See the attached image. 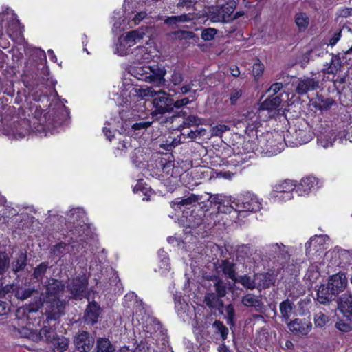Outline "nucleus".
Masks as SVG:
<instances>
[{"mask_svg":"<svg viewBox=\"0 0 352 352\" xmlns=\"http://www.w3.org/2000/svg\"><path fill=\"white\" fill-rule=\"evenodd\" d=\"M131 94L141 98L152 97L153 105L155 108L153 115L164 114L173 111V98L164 90H155L152 87L146 88L132 87Z\"/></svg>","mask_w":352,"mask_h":352,"instance_id":"nucleus-1","label":"nucleus"},{"mask_svg":"<svg viewBox=\"0 0 352 352\" xmlns=\"http://www.w3.org/2000/svg\"><path fill=\"white\" fill-rule=\"evenodd\" d=\"M184 80V77L182 73L175 68L170 72V76H168L167 79H166L164 76V82L157 84V86L160 87L164 85L169 91L175 94L192 93L195 96L199 89L198 88H195L197 87L195 83L196 80H190L189 82H186L182 85Z\"/></svg>","mask_w":352,"mask_h":352,"instance_id":"nucleus-2","label":"nucleus"},{"mask_svg":"<svg viewBox=\"0 0 352 352\" xmlns=\"http://www.w3.org/2000/svg\"><path fill=\"white\" fill-rule=\"evenodd\" d=\"M129 72L138 80L154 84L156 86L157 84L164 82V77L166 74L165 67L158 64L131 67Z\"/></svg>","mask_w":352,"mask_h":352,"instance_id":"nucleus-3","label":"nucleus"},{"mask_svg":"<svg viewBox=\"0 0 352 352\" xmlns=\"http://www.w3.org/2000/svg\"><path fill=\"white\" fill-rule=\"evenodd\" d=\"M235 211L241 212H256L261 208V202L258 197L251 192L241 194L234 199Z\"/></svg>","mask_w":352,"mask_h":352,"instance_id":"nucleus-4","label":"nucleus"},{"mask_svg":"<svg viewBox=\"0 0 352 352\" xmlns=\"http://www.w3.org/2000/svg\"><path fill=\"white\" fill-rule=\"evenodd\" d=\"M234 10V3L212 6L207 12V18L212 23H229L234 19L232 17Z\"/></svg>","mask_w":352,"mask_h":352,"instance_id":"nucleus-5","label":"nucleus"},{"mask_svg":"<svg viewBox=\"0 0 352 352\" xmlns=\"http://www.w3.org/2000/svg\"><path fill=\"white\" fill-rule=\"evenodd\" d=\"M85 219L86 215L82 209L75 208L69 211L67 214L68 228L74 236H80L87 229Z\"/></svg>","mask_w":352,"mask_h":352,"instance_id":"nucleus-6","label":"nucleus"},{"mask_svg":"<svg viewBox=\"0 0 352 352\" xmlns=\"http://www.w3.org/2000/svg\"><path fill=\"white\" fill-rule=\"evenodd\" d=\"M265 253L270 259H274L281 265H284L290 259V248L283 243H272L264 247Z\"/></svg>","mask_w":352,"mask_h":352,"instance_id":"nucleus-7","label":"nucleus"},{"mask_svg":"<svg viewBox=\"0 0 352 352\" xmlns=\"http://www.w3.org/2000/svg\"><path fill=\"white\" fill-rule=\"evenodd\" d=\"M33 130L30 121L28 119H17L10 125H7L4 129V133L14 139L22 138L28 135Z\"/></svg>","mask_w":352,"mask_h":352,"instance_id":"nucleus-8","label":"nucleus"},{"mask_svg":"<svg viewBox=\"0 0 352 352\" xmlns=\"http://www.w3.org/2000/svg\"><path fill=\"white\" fill-rule=\"evenodd\" d=\"M45 314L47 320H56L65 314L66 302L59 298L45 299Z\"/></svg>","mask_w":352,"mask_h":352,"instance_id":"nucleus-9","label":"nucleus"},{"mask_svg":"<svg viewBox=\"0 0 352 352\" xmlns=\"http://www.w3.org/2000/svg\"><path fill=\"white\" fill-rule=\"evenodd\" d=\"M296 185L292 180H284L276 184L273 188V192L277 193L275 197L288 201L293 198V192H296Z\"/></svg>","mask_w":352,"mask_h":352,"instance_id":"nucleus-10","label":"nucleus"},{"mask_svg":"<svg viewBox=\"0 0 352 352\" xmlns=\"http://www.w3.org/2000/svg\"><path fill=\"white\" fill-rule=\"evenodd\" d=\"M125 298L135 299V311L133 313V317H135L139 322L144 324L145 322H148V320L153 318L150 316L149 311L148 309L146 307V305L143 303L142 300H138L137 299V296L134 295L133 293L126 294L125 296Z\"/></svg>","mask_w":352,"mask_h":352,"instance_id":"nucleus-11","label":"nucleus"},{"mask_svg":"<svg viewBox=\"0 0 352 352\" xmlns=\"http://www.w3.org/2000/svg\"><path fill=\"white\" fill-rule=\"evenodd\" d=\"M319 87L320 80L318 78H299L296 82L295 91L298 95H304L309 91L316 90Z\"/></svg>","mask_w":352,"mask_h":352,"instance_id":"nucleus-12","label":"nucleus"},{"mask_svg":"<svg viewBox=\"0 0 352 352\" xmlns=\"http://www.w3.org/2000/svg\"><path fill=\"white\" fill-rule=\"evenodd\" d=\"M74 343L78 351L80 352H87L92 348L94 344V340L90 336L88 332L81 331L75 336Z\"/></svg>","mask_w":352,"mask_h":352,"instance_id":"nucleus-13","label":"nucleus"},{"mask_svg":"<svg viewBox=\"0 0 352 352\" xmlns=\"http://www.w3.org/2000/svg\"><path fill=\"white\" fill-rule=\"evenodd\" d=\"M87 287V280L85 277H77L72 279L67 285L68 290L75 298H81Z\"/></svg>","mask_w":352,"mask_h":352,"instance_id":"nucleus-14","label":"nucleus"},{"mask_svg":"<svg viewBox=\"0 0 352 352\" xmlns=\"http://www.w3.org/2000/svg\"><path fill=\"white\" fill-rule=\"evenodd\" d=\"M287 326L292 333L300 336H307L312 329L311 322L299 318L290 321L287 323Z\"/></svg>","mask_w":352,"mask_h":352,"instance_id":"nucleus-15","label":"nucleus"},{"mask_svg":"<svg viewBox=\"0 0 352 352\" xmlns=\"http://www.w3.org/2000/svg\"><path fill=\"white\" fill-rule=\"evenodd\" d=\"M241 303L244 307L252 308L256 312H263L264 304L260 295L248 293L242 297Z\"/></svg>","mask_w":352,"mask_h":352,"instance_id":"nucleus-16","label":"nucleus"},{"mask_svg":"<svg viewBox=\"0 0 352 352\" xmlns=\"http://www.w3.org/2000/svg\"><path fill=\"white\" fill-rule=\"evenodd\" d=\"M318 182L315 177L309 176L302 178L300 183L296 186V193L298 196H303L309 194L311 191L318 188Z\"/></svg>","mask_w":352,"mask_h":352,"instance_id":"nucleus-17","label":"nucleus"},{"mask_svg":"<svg viewBox=\"0 0 352 352\" xmlns=\"http://www.w3.org/2000/svg\"><path fill=\"white\" fill-rule=\"evenodd\" d=\"M101 314L100 305L96 302H89L85 311L84 320L87 324L94 325L98 322Z\"/></svg>","mask_w":352,"mask_h":352,"instance_id":"nucleus-18","label":"nucleus"},{"mask_svg":"<svg viewBox=\"0 0 352 352\" xmlns=\"http://www.w3.org/2000/svg\"><path fill=\"white\" fill-rule=\"evenodd\" d=\"M347 283L345 274L339 272L330 276L327 285L337 295L346 288Z\"/></svg>","mask_w":352,"mask_h":352,"instance_id":"nucleus-19","label":"nucleus"},{"mask_svg":"<svg viewBox=\"0 0 352 352\" xmlns=\"http://www.w3.org/2000/svg\"><path fill=\"white\" fill-rule=\"evenodd\" d=\"M339 310L344 314V317L352 320V293L347 291L339 298L338 302Z\"/></svg>","mask_w":352,"mask_h":352,"instance_id":"nucleus-20","label":"nucleus"},{"mask_svg":"<svg viewBox=\"0 0 352 352\" xmlns=\"http://www.w3.org/2000/svg\"><path fill=\"white\" fill-rule=\"evenodd\" d=\"M30 336L34 342L45 340L48 343H51L57 336L55 329L50 326H43L38 333H31Z\"/></svg>","mask_w":352,"mask_h":352,"instance_id":"nucleus-21","label":"nucleus"},{"mask_svg":"<svg viewBox=\"0 0 352 352\" xmlns=\"http://www.w3.org/2000/svg\"><path fill=\"white\" fill-rule=\"evenodd\" d=\"M65 285L56 279L51 278L46 285V299L59 298L58 296L65 289Z\"/></svg>","mask_w":352,"mask_h":352,"instance_id":"nucleus-22","label":"nucleus"},{"mask_svg":"<svg viewBox=\"0 0 352 352\" xmlns=\"http://www.w3.org/2000/svg\"><path fill=\"white\" fill-rule=\"evenodd\" d=\"M145 323L144 331L149 334V336H146L147 337L158 339L164 335L162 325L156 318L150 319L148 322Z\"/></svg>","mask_w":352,"mask_h":352,"instance_id":"nucleus-23","label":"nucleus"},{"mask_svg":"<svg viewBox=\"0 0 352 352\" xmlns=\"http://www.w3.org/2000/svg\"><path fill=\"white\" fill-rule=\"evenodd\" d=\"M335 292L327 285H322L317 291V300L319 303L325 305L332 301L336 297Z\"/></svg>","mask_w":352,"mask_h":352,"instance_id":"nucleus-24","label":"nucleus"},{"mask_svg":"<svg viewBox=\"0 0 352 352\" xmlns=\"http://www.w3.org/2000/svg\"><path fill=\"white\" fill-rule=\"evenodd\" d=\"M218 269L223 272L226 278L233 281H234L238 276L236 272V264L228 259L222 260L219 265Z\"/></svg>","mask_w":352,"mask_h":352,"instance_id":"nucleus-25","label":"nucleus"},{"mask_svg":"<svg viewBox=\"0 0 352 352\" xmlns=\"http://www.w3.org/2000/svg\"><path fill=\"white\" fill-rule=\"evenodd\" d=\"M329 240V237L327 235L320 234L315 235L311 238L310 240L305 243L306 254H310L312 249L311 246H314V250L318 251L320 246L324 245L327 241Z\"/></svg>","mask_w":352,"mask_h":352,"instance_id":"nucleus-26","label":"nucleus"},{"mask_svg":"<svg viewBox=\"0 0 352 352\" xmlns=\"http://www.w3.org/2000/svg\"><path fill=\"white\" fill-rule=\"evenodd\" d=\"M204 302L211 309L220 310L223 307L222 299L214 292H208L205 295Z\"/></svg>","mask_w":352,"mask_h":352,"instance_id":"nucleus-27","label":"nucleus"},{"mask_svg":"<svg viewBox=\"0 0 352 352\" xmlns=\"http://www.w3.org/2000/svg\"><path fill=\"white\" fill-rule=\"evenodd\" d=\"M116 346L107 338L99 337L96 341V352H115Z\"/></svg>","mask_w":352,"mask_h":352,"instance_id":"nucleus-28","label":"nucleus"},{"mask_svg":"<svg viewBox=\"0 0 352 352\" xmlns=\"http://www.w3.org/2000/svg\"><path fill=\"white\" fill-rule=\"evenodd\" d=\"M282 102V98L280 96H269V98L263 101L260 106L261 110H267L272 111L278 109Z\"/></svg>","mask_w":352,"mask_h":352,"instance_id":"nucleus-29","label":"nucleus"},{"mask_svg":"<svg viewBox=\"0 0 352 352\" xmlns=\"http://www.w3.org/2000/svg\"><path fill=\"white\" fill-rule=\"evenodd\" d=\"M293 309L294 304L289 299H286L280 303L279 309L281 314L282 320L284 322H287L289 320L293 312Z\"/></svg>","mask_w":352,"mask_h":352,"instance_id":"nucleus-30","label":"nucleus"},{"mask_svg":"<svg viewBox=\"0 0 352 352\" xmlns=\"http://www.w3.org/2000/svg\"><path fill=\"white\" fill-rule=\"evenodd\" d=\"M256 287L267 288L275 281L274 277L269 273H260L255 274Z\"/></svg>","mask_w":352,"mask_h":352,"instance_id":"nucleus-31","label":"nucleus"},{"mask_svg":"<svg viewBox=\"0 0 352 352\" xmlns=\"http://www.w3.org/2000/svg\"><path fill=\"white\" fill-rule=\"evenodd\" d=\"M54 352H64L68 348L69 341L63 336H57L52 342Z\"/></svg>","mask_w":352,"mask_h":352,"instance_id":"nucleus-32","label":"nucleus"},{"mask_svg":"<svg viewBox=\"0 0 352 352\" xmlns=\"http://www.w3.org/2000/svg\"><path fill=\"white\" fill-rule=\"evenodd\" d=\"M201 199V196L191 194L186 198H177L171 202L172 206H181L191 205Z\"/></svg>","mask_w":352,"mask_h":352,"instance_id":"nucleus-33","label":"nucleus"},{"mask_svg":"<svg viewBox=\"0 0 352 352\" xmlns=\"http://www.w3.org/2000/svg\"><path fill=\"white\" fill-rule=\"evenodd\" d=\"M27 265V254L25 252H21L16 259L12 262V267L14 273L23 270Z\"/></svg>","mask_w":352,"mask_h":352,"instance_id":"nucleus-34","label":"nucleus"},{"mask_svg":"<svg viewBox=\"0 0 352 352\" xmlns=\"http://www.w3.org/2000/svg\"><path fill=\"white\" fill-rule=\"evenodd\" d=\"M295 23L300 32L305 31L309 24V19L307 14L299 12L295 15Z\"/></svg>","mask_w":352,"mask_h":352,"instance_id":"nucleus-35","label":"nucleus"},{"mask_svg":"<svg viewBox=\"0 0 352 352\" xmlns=\"http://www.w3.org/2000/svg\"><path fill=\"white\" fill-rule=\"evenodd\" d=\"M234 282L241 283L245 288L248 289H254L256 287L255 278L252 279L248 275L237 276Z\"/></svg>","mask_w":352,"mask_h":352,"instance_id":"nucleus-36","label":"nucleus"},{"mask_svg":"<svg viewBox=\"0 0 352 352\" xmlns=\"http://www.w3.org/2000/svg\"><path fill=\"white\" fill-rule=\"evenodd\" d=\"M336 140V133L333 131H330L326 135H320L318 139V143L324 148L331 146Z\"/></svg>","mask_w":352,"mask_h":352,"instance_id":"nucleus-37","label":"nucleus"},{"mask_svg":"<svg viewBox=\"0 0 352 352\" xmlns=\"http://www.w3.org/2000/svg\"><path fill=\"white\" fill-rule=\"evenodd\" d=\"M144 33L138 30H133L128 32L124 38L126 42L129 46L133 45L138 41L142 40L144 37Z\"/></svg>","mask_w":352,"mask_h":352,"instance_id":"nucleus-38","label":"nucleus"},{"mask_svg":"<svg viewBox=\"0 0 352 352\" xmlns=\"http://www.w3.org/2000/svg\"><path fill=\"white\" fill-rule=\"evenodd\" d=\"M214 287L216 295L219 296L221 298L225 297L227 294V287L222 279L216 277Z\"/></svg>","mask_w":352,"mask_h":352,"instance_id":"nucleus-39","label":"nucleus"},{"mask_svg":"<svg viewBox=\"0 0 352 352\" xmlns=\"http://www.w3.org/2000/svg\"><path fill=\"white\" fill-rule=\"evenodd\" d=\"M232 210H235V204H234V199L228 196L220 206H218V210L223 213H230Z\"/></svg>","mask_w":352,"mask_h":352,"instance_id":"nucleus-40","label":"nucleus"},{"mask_svg":"<svg viewBox=\"0 0 352 352\" xmlns=\"http://www.w3.org/2000/svg\"><path fill=\"white\" fill-rule=\"evenodd\" d=\"M49 268L48 262H42L34 268L33 276L38 280H41Z\"/></svg>","mask_w":352,"mask_h":352,"instance_id":"nucleus-41","label":"nucleus"},{"mask_svg":"<svg viewBox=\"0 0 352 352\" xmlns=\"http://www.w3.org/2000/svg\"><path fill=\"white\" fill-rule=\"evenodd\" d=\"M67 246L66 243L59 242L51 248L50 253L54 257H61L64 255Z\"/></svg>","mask_w":352,"mask_h":352,"instance_id":"nucleus-42","label":"nucleus"},{"mask_svg":"<svg viewBox=\"0 0 352 352\" xmlns=\"http://www.w3.org/2000/svg\"><path fill=\"white\" fill-rule=\"evenodd\" d=\"M243 90L241 87L232 88L229 90V100L232 105L236 104L237 101L242 97Z\"/></svg>","mask_w":352,"mask_h":352,"instance_id":"nucleus-43","label":"nucleus"},{"mask_svg":"<svg viewBox=\"0 0 352 352\" xmlns=\"http://www.w3.org/2000/svg\"><path fill=\"white\" fill-rule=\"evenodd\" d=\"M329 320V317L322 311H319L314 314V322L316 327H324Z\"/></svg>","mask_w":352,"mask_h":352,"instance_id":"nucleus-44","label":"nucleus"},{"mask_svg":"<svg viewBox=\"0 0 352 352\" xmlns=\"http://www.w3.org/2000/svg\"><path fill=\"white\" fill-rule=\"evenodd\" d=\"M170 35L179 40H190L194 38L195 33L191 31L178 30L171 32Z\"/></svg>","mask_w":352,"mask_h":352,"instance_id":"nucleus-45","label":"nucleus"},{"mask_svg":"<svg viewBox=\"0 0 352 352\" xmlns=\"http://www.w3.org/2000/svg\"><path fill=\"white\" fill-rule=\"evenodd\" d=\"M336 327L342 332H349L352 329V320L346 318V320L340 319L335 324Z\"/></svg>","mask_w":352,"mask_h":352,"instance_id":"nucleus-46","label":"nucleus"},{"mask_svg":"<svg viewBox=\"0 0 352 352\" xmlns=\"http://www.w3.org/2000/svg\"><path fill=\"white\" fill-rule=\"evenodd\" d=\"M34 292H36V290L33 289L20 287L16 290L15 296L17 298L23 300L30 297Z\"/></svg>","mask_w":352,"mask_h":352,"instance_id":"nucleus-47","label":"nucleus"},{"mask_svg":"<svg viewBox=\"0 0 352 352\" xmlns=\"http://www.w3.org/2000/svg\"><path fill=\"white\" fill-rule=\"evenodd\" d=\"M226 314L227 323L232 326L234 324V319L235 317V311L234 306L232 304H228L225 307Z\"/></svg>","mask_w":352,"mask_h":352,"instance_id":"nucleus-48","label":"nucleus"},{"mask_svg":"<svg viewBox=\"0 0 352 352\" xmlns=\"http://www.w3.org/2000/svg\"><path fill=\"white\" fill-rule=\"evenodd\" d=\"M212 325L221 334L222 339L226 340L228 334V329L223 323L219 320H215Z\"/></svg>","mask_w":352,"mask_h":352,"instance_id":"nucleus-49","label":"nucleus"},{"mask_svg":"<svg viewBox=\"0 0 352 352\" xmlns=\"http://www.w3.org/2000/svg\"><path fill=\"white\" fill-rule=\"evenodd\" d=\"M217 30L213 28H208L204 29L201 32V38L204 41H212L214 36L217 34Z\"/></svg>","mask_w":352,"mask_h":352,"instance_id":"nucleus-50","label":"nucleus"},{"mask_svg":"<svg viewBox=\"0 0 352 352\" xmlns=\"http://www.w3.org/2000/svg\"><path fill=\"white\" fill-rule=\"evenodd\" d=\"M45 121L46 122L45 127H50V124H59L60 123V119L56 118L54 116L53 112H47L44 115Z\"/></svg>","mask_w":352,"mask_h":352,"instance_id":"nucleus-51","label":"nucleus"},{"mask_svg":"<svg viewBox=\"0 0 352 352\" xmlns=\"http://www.w3.org/2000/svg\"><path fill=\"white\" fill-rule=\"evenodd\" d=\"M340 68V64L339 61H335L331 60L329 66L323 70L324 74H336Z\"/></svg>","mask_w":352,"mask_h":352,"instance_id":"nucleus-52","label":"nucleus"},{"mask_svg":"<svg viewBox=\"0 0 352 352\" xmlns=\"http://www.w3.org/2000/svg\"><path fill=\"white\" fill-rule=\"evenodd\" d=\"M9 263L10 259L7 255L5 253L0 254V274L5 273L9 266Z\"/></svg>","mask_w":352,"mask_h":352,"instance_id":"nucleus-53","label":"nucleus"},{"mask_svg":"<svg viewBox=\"0 0 352 352\" xmlns=\"http://www.w3.org/2000/svg\"><path fill=\"white\" fill-rule=\"evenodd\" d=\"M228 196L223 195V194H214V195H210V197L208 199V201H210L213 204H217L220 206L221 203L227 199Z\"/></svg>","mask_w":352,"mask_h":352,"instance_id":"nucleus-54","label":"nucleus"},{"mask_svg":"<svg viewBox=\"0 0 352 352\" xmlns=\"http://www.w3.org/2000/svg\"><path fill=\"white\" fill-rule=\"evenodd\" d=\"M229 127L225 124L217 125L212 128L211 134L213 136H221L224 132L228 131Z\"/></svg>","mask_w":352,"mask_h":352,"instance_id":"nucleus-55","label":"nucleus"},{"mask_svg":"<svg viewBox=\"0 0 352 352\" xmlns=\"http://www.w3.org/2000/svg\"><path fill=\"white\" fill-rule=\"evenodd\" d=\"M158 254L159 256L162 258L160 266L164 267L165 270H168L169 258H168L167 253L164 250H160Z\"/></svg>","mask_w":352,"mask_h":352,"instance_id":"nucleus-56","label":"nucleus"},{"mask_svg":"<svg viewBox=\"0 0 352 352\" xmlns=\"http://www.w3.org/2000/svg\"><path fill=\"white\" fill-rule=\"evenodd\" d=\"M184 124L189 126L199 125L201 124V120L196 116L190 115L185 119Z\"/></svg>","mask_w":352,"mask_h":352,"instance_id":"nucleus-57","label":"nucleus"},{"mask_svg":"<svg viewBox=\"0 0 352 352\" xmlns=\"http://www.w3.org/2000/svg\"><path fill=\"white\" fill-rule=\"evenodd\" d=\"M182 134L184 136H186L188 138L190 139H195L197 138L198 136H200L201 135V131H199L197 129L193 131V130H185V129H183L182 131Z\"/></svg>","mask_w":352,"mask_h":352,"instance_id":"nucleus-58","label":"nucleus"},{"mask_svg":"<svg viewBox=\"0 0 352 352\" xmlns=\"http://www.w3.org/2000/svg\"><path fill=\"white\" fill-rule=\"evenodd\" d=\"M283 86L282 82H274L270 86L266 92L269 94V96H273L280 91L283 89Z\"/></svg>","mask_w":352,"mask_h":352,"instance_id":"nucleus-59","label":"nucleus"},{"mask_svg":"<svg viewBox=\"0 0 352 352\" xmlns=\"http://www.w3.org/2000/svg\"><path fill=\"white\" fill-rule=\"evenodd\" d=\"M152 124L150 121H141L136 122L132 125V129L134 131L142 130L148 129Z\"/></svg>","mask_w":352,"mask_h":352,"instance_id":"nucleus-60","label":"nucleus"},{"mask_svg":"<svg viewBox=\"0 0 352 352\" xmlns=\"http://www.w3.org/2000/svg\"><path fill=\"white\" fill-rule=\"evenodd\" d=\"M190 102L188 98L186 97L182 99L177 100L176 101L173 100V109L175 108L180 109L182 107H184L188 104Z\"/></svg>","mask_w":352,"mask_h":352,"instance_id":"nucleus-61","label":"nucleus"},{"mask_svg":"<svg viewBox=\"0 0 352 352\" xmlns=\"http://www.w3.org/2000/svg\"><path fill=\"white\" fill-rule=\"evenodd\" d=\"M319 276V272L318 271L314 270V267H311L309 268L305 275V278L310 281H314L317 279Z\"/></svg>","mask_w":352,"mask_h":352,"instance_id":"nucleus-62","label":"nucleus"},{"mask_svg":"<svg viewBox=\"0 0 352 352\" xmlns=\"http://www.w3.org/2000/svg\"><path fill=\"white\" fill-rule=\"evenodd\" d=\"M263 65L260 63H254L252 72L254 76H260L263 72Z\"/></svg>","mask_w":352,"mask_h":352,"instance_id":"nucleus-63","label":"nucleus"},{"mask_svg":"<svg viewBox=\"0 0 352 352\" xmlns=\"http://www.w3.org/2000/svg\"><path fill=\"white\" fill-rule=\"evenodd\" d=\"M197 3V0H180L177 3V7H185L190 8Z\"/></svg>","mask_w":352,"mask_h":352,"instance_id":"nucleus-64","label":"nucleus"}]
</instances>
